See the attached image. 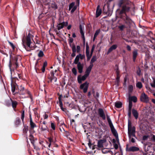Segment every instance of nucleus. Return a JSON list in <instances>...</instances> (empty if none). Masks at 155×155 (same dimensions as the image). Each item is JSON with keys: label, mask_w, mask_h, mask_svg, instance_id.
Here are the masks:
<instances>
[{"label": "nucleus", "mask_w": 155, "mask_h": 155, "mask_svg": "<svg viewBox=\"0 0 155 155\" xmlns=\"http://www.w3.org/2000/svg\"><path fill=\"white\" fill-rule=\"evenodd\" d=\"M31 35L29 34L26 37L22 39L23 45L24 48L28 51H30L35 48V44L31 42Z\"/></svg>", "instance_id": "nucleus-1"}, {"label": "nucleus", "mask_w": 155, "mask_h": 155, "mask_svg": "<svg viewBox=\"0 0 155 155\" xmlns=\"http://www.w3.org/2000/svg\"><path fill=\"white\" fill-rule=\"evenodd\" d=\"M130 5V6H129L127 5H123L121 6L122 8L120 12V15L123 13L125 14H126V12H129L131 9L134 10V4L131 3V4Z\"/></svg>", "instance_id": "nucleus-2"}, {"label": "nucleus", "mask_w": 155, "mask_h": 155, "mask_svg": "<svg viewBox=\"0 0 155 155\" xmlns=\"http://www.w3.org/2000/svg\"><path fill=\"white\" fill-rule=\"evenodd\" d=\"M106 117L109 124L110 127L111 131L114 136L116 137H118V134L116 130L115 129L111 121L110 118V117L107 114H106Z\"/></svg>", "instance_id": "nucleus-3"}, {"label": "nucleus", "mask_w": 155, "mask_h": 155, "mask_svg": "<svg viewBox=\"0 0 155 155\" xmlns=\"http://www.w3.org/2000/svg\"><path fill=\"white\" fill-rule=\"evenodd\" d=\"M125 17L123 18V20L124 21L125 24L128 28H130L134 22L130 18L127 16L126 14H125Z\"/></svg>", "instance_id": "nucleus-4"}, {"label": "nucleus", "mask_w": 155, "mask_h": 155, "mask_svg": "<svg viewBox=\"0 0 155 155\" xmlns=\"http://www.w3.org/2000/svg\"><path fill=\"white\" fill-rule=\"evenodd\" d=\"M88 86L89 83L86 81L81 85L80 88L81 89L83 90V92L84 93H85L87 92Z\"/></svg>", "instance_id": "nucleus-5"}, {"label": "nucleus", "mask_w": 155, "mask_h": 155, "mask_svg": "<svg viewBox=\"0 0 155 155\" xmlns=\"http://www.w3.org/2000/svg\"><path fill=\"white\" fill-rule=\"evenodd\" d=\"M140 100L141 101L146 103H148L149 100L147 95L144 93L141 94L140 96Z\"/></svg>", "instance_id": "nucleus-6"}, {"label": "nucleus", "mask_w": 155, "mask_h": 155, "mask_svg": "<svg viewBox=\"0 0 155 155\" xmlns=\"http://www.w3.org/2000/svg\"><path fill=\"white\" fill-rule=\"evenodd\" d=\"M86 54L87 57V61H89L92 54H91V53H90L89 46L87 43H86Z\"/></svg>", "instance_id": "nucleus-7"}, {"label": "nucleus", "mask_w": 155, "mask_h": 155, "mask_svg": "<svg viewBox=\"0 0 155 155\" xmlns=\"http://www.w3.org/2000/svg\"><path fill=\"white\" fill-rule=\"evenodd\" d=\"M128 134L129 136L132 134L135 133V128L134 127H132L131 124L128 123Z\"/></svg>", "instance_id": "nucleus-8"}, {"label": "nucleus", "mask_w": 155, "mask_h": 155, "mask_svg": "<svg viewBox=\"0 0 155 155\" xmlns=\"http://www.w3.org/2000/svg\"><path fill=\"white\" fill-rule=\"evenodd\" d=\"M131 3H132L129 0H120L119 2V5L120 6H121L123 5L131 4Z\"/></svg>", "instance_id": "nucleus-9"}, {"label": "nucleus", "mask_w": 155, "mask_h": 155, "mask_svg": "<svg viewBox=\"0 0 155 155\" xmlns=\"http://www.w3.org/2000/svg\"><path fill=\"white\" fill-rule=\"evenodd\" d=\"M98 113L100 116L101 117L103 120L106 119V116L103 109L102 108H99L98 110Z\"/></svg>", "instance_id": "nucleus-10"}, {"label": "nucleus", "mask_w": 155, "mask_h": 155, "mask_svg": "<svg viewBox=\"0 0 155 155\" xmlns=\"http://www.w3.org/2000/svg\"><path fill=\"white\" fill-rule=\"evenodd\" d=\"M88 76V75L85 74L82 77L81 75L78 76V83L79 84L81 83L82 81H84Z\"/></svg>", "instance_id": "nucleus-11"}, {"label": "nucleus", "mask_w": 155, "mask_h": 155, "mask_svg": "<svg viewBox=\"0 0 155 155\" xmlns=\"http://www.w3.org/2000/svg\"><path fill=\"white\" fill-rule=\"evenodd\" d=\"M70 47L71 48L72 51V53L71 54V60L73 59V58L76 55L75 52L76 50V47L74 44L70 45Z\"/></svg>", "instance_id": "nucleus-12"}, {"label": "nucleus", "mask_w": 155, "mask_h": 155, "mask_svg": "<svg viewBox=\"0 0 155 155\" xmlns=\"http://www.w3.org/2000/svg\"><path fill=\"white\" fill-rule=\"evenodd\" d=\"M68 25V22H63L62 23H59L57 25V27L58 30H59L63 28L64 26H66Z\"/></svg>", "instance_id": "nucleus-13"}, {"label": "nucleus", "mask_w": 155, "mask_h": 155, "mask_svg": "<svg viewBox=\"0 0 155 155\" xmlns=\"http://www.w3.org/2000/svg\"><path fill=\"white\" fill-rule=\"evenodd\" d=\"M54 71H51L50 73V75H49L48 78L50 80V82H51L53 80L54 82H56L57 80V78L54 76Z\"/></svg>", "instance_id": "nucleus-14"}, {"label": "nucleus", "mask_w": 155, "mask_h": 155, "mask_svg": "<svg viewBox=\"0 0 155 155\" xmlns=\"http://www.w3.org/2000/svg\"><path fill=\"white\" fill-rule=\"evenodd\" d=\"M77 64V68L78 71V72L80 73H81L83 72L84 64H81V62H79L78 64Z\"/></svg>", "instance_id": "nucleus-15"}, {"label": "nucleus", "mask_w": 155, "mask_h": 155, "mask_svg": "<svg viewBox=\"0 0 155 155\" xmlns=\"http://www.w3.org/2000/svg\"><path fill=\"white\" fill-rule=\"evenodd\" d=\"M21 89H20V95L21 94L22 95H24L26 94L29 95L30 94V92L28 91L25 90L24 87L21 86Z\"/></svg>", "instance_id": "nucleus-16"}, {"label": "nucleus", "mask_w": 155, "mask_h": 155, "mask_svg": "<svg viewBox=\"0 0 155 155\" xmlns=\"http://www.w3.org/2000/svg\"><path fill=\"white\" fill-rule=\"evenodd\" d=\"M41 125V128L43 131L47 130V127L46 124V122L44 121L42 122H40V125Z\"/></svg>", "instance_id": "nucleus-17"}, {"label": "nucleus", "mask_w": 155, "mask_h": 155, "mask_svg": "<svg viewBox=\"0 0 155 155\" xmlns=\"http://www.w3.org/2000/svg\"><path fill=\"white\" fill-rule=\"evenodd\" d=\"M101 10L100 8V6H97L96 11V17H98L99 16H100L101 13Z\"/></svg>", "instance_id": "nucleus-18"}, {"label": "nucleus", "mask_w": 155, "mask_h": 155, "mask_svg": "<svg viewBox=\"0 0 155 155\" xmlns=\"http://www.w3.org/2000/svg\"><path fill=\"white\" fill-rule=\"evenodd\" d=\"M93 66L90 65L86 69L85 74L89 76Z\"/></svg>", "instance_id": "nucleus-19"}, {"label": "nucleus", "mask_w": 155, "mask_h": 155, "mask_svg": "<svg viewBox=\"0 0 155 155\" xmlns=\"http://www.w3.org/2000/svg\"><path fill=\"white\" fill-rule=\"evenodd\" d=\"M80 30V33L82 36V38L83 39L84 43H85V38L84 36V33L82 30V28L81 25H80L79 26Z\"/></svg>", "instance_id": "nucleus-20"}, {"label": "nucleus", "mask_w": 155, "mask_h": 155, "mask_svg": "<svg viewBox=\"0 0 155 155\" xmlns=\"http://www.w3.org/2000/svg\"><path fill=\"white\" fill-rule=\"evenodd\" d=\"M132 114L135 118L136 119H137L138 117V113L137 111L136 110L133 109H132Z\"/></svg>", "instance_id": "nucleus-21"}, {"label": "nucleus", "mask_w": 155, "mask_h": 155, "mask_svg": "<svg viewBox=\"0 0 155 155\" xmlns=\"http://www.w3.org/2000/svg\"><path fill=\"white\" fill-rule=\"evenodd\" d=\"M30 129L31 130H33L35 128L37 127L35 123L32 120L30 121Z\"/></svg>", "instance_id": "nucleus-22"}, {"label": "nucleus", "mask_w": 155, "mask_h": 155, "mask_svg": "<svg viewBox=\"0 0 155 155\" xmlns=\"http://www.w3.org/2000/svg\"><path fill=\"white\" fill-rule=\"evenodd\" d=\"M139 150V148L136 147H132L129 148L128 151H138Z\"/></svg>", "instance_id": "nucleus-23"}, {"label": "nucleus", "mask_w": 155, "mask_h": 155, "mask_svg": "<svg viewBox=\"0 0 155 155\" xmlns=\"http://www.w3.org/2000/svg\"><path fill=\"white\" fill-rule=\"evenodd\" d=\"M117 47V45H112L109 49L107 53L109 54L113 50L115 49Z\"/></svg>", "instance_id": "nucleus-24"}, {"label": "nucleus", "mask_w": 155, "mask_h": 155, "mask_svg": "<svg viewBox=\"0 0 155 155\" xmlns=\"http://www.w3.org/2000/svg\"><path fill=\"white\" fill-rule=\"evenodd\" d=\"M133 61H135L138 55L137 50H134L133 52Z\"/></svg>", "instance_id": "nucleus-25"}, {"label": "nucleus", "mask_w": 155, "mask_h": 155, "mask_svg": "<svg viewBox=\"0 0 155 155\" xmlns=\"http://www.w3.org/2000/svg\"><path fill=\"white\" fill-rule=\"evenodd\" d=\"M97 57L96 55L93 56L90 62V65L93 66V63L97 60Z\"/></svg>", "instance_id": "nucleus-26"}, {"label": "nucleus", "mask_w": 155, "mask_h": 155, "mask_svg": "<svg viewBox=\"0 0 155 155\" xmlns=\"http://www.w3.org/2000/svg\"><path fill=\"white\" fill-rule=\"evenodd\" d=\"M28 139L30 140L31 143L34 145V143H35V140L34 139V137L31 134H30L28 137Z\"/></svg>", "instance_id": "nucleus-27"}, {"label": "nucleus", "mask_w": 155, "mask_h": 155, "mask_svg": "<svg viewBox=\"0 0 155 155\" xmlns=\"http://www.w3.org/2000/svg\"><path fill=\"white\" fill-rule=\"evenodd\" d=\"M122 103L120 102H117L115 103V106L117 108H120L122 106Z\"/></svg>", "instance_id": "nucleus-28"}, {"label": "nucleus", "mask_w": 155, "mask_h": 155, "mask_svg": "<svg viewBox=\"0 0 155 155\" xmlns=\"http://www.w3.org/2000/svg\"><path fill=\"white\" fill-rule=\"evenodd\" d=\"M10 99L12 101V107L14 108V110H15V108L16 107L18 104L17 102L15 101H12L11 98H10Z\"/></svg>", "instance_id": "nucleus-29"}, {"label": "nucleus", "mask_w": 155, "mask_h": 155, "mask_svg": "<svg viewBox=\"0 0 155 155\" xmlns=\"http://www.w3.org/2000/svg\"><path fill=\"white\" fill-rule=\"evenodd\" d=\"M118 28L120 30L122 31L124 28H128L125 25H121L118 26Z\"/></svg>", "instance_id": "nucleus-30"}, {"label": "nucleus", "mask_w": 155, "mask_h": 155, "mask_svg": "<svg viewBox=\"0 0 155 155\" xmlns=\"http://www.w3.org/2000/svg\"><path fill=\"white\" fill-rule=\"evenodd\" d=\"M80 59L78 54L77 55L74 59V63L75 64H78V63L80 62H79Z\"/></svg>", "instance_id": "nucleus-31"}, {"label": "nucleus", "mask_w": 155, "mask_h": 155, "mask_svg": "<svg viewBox=\"0 0 155 155\" xmlns=\"http://www.w3.org/2000/svg\"><path fill=\"white\" fill-rule=\"evenodd\" d=\"M97 146L99 147L102 148L103 147V141L102 140H100L98 141Z\"/></svg>", "instance_id": "nucleus-32"}, {"label": "nucleus", "mask_w": 155, "mask_h": 155, "mask_svg": "<svg viewBox=\"0 0 155 155\" xmlns=\"http://www.w3.org/2000/svg\"><path fill=\"white\" fill-rule=\"evenodd\" d=\"M116 69L115 71L117 74V76H120V71L119 70L118 67L117 65H116Z\"/></svg>", "instance_id": "nucleus-33"}, {"label": "nucleus", "mask_w": 155, "mask_h": 155, "mask_svg": "<svg viewBox=\"0 0 155 155\" xmlns=\"http://www.w3.org/2000/svg\"><path fill=\"white\" fill-rule=\"evenodd\" d=\"M137 87L139 89H141L142 87V85L141 82H138L136 84Z\"/></svg>", "instance_id": "nucleus-34"}, {"label": "nucleus", "mask_w": 155, "mask_h": 155, "mask_svg": "<svg viewBox=\"0 0 155 155\" xmlns=\"http://www.w3.org/2000/svg\"><path fill=\"white\" fill-rule=\"evenodd\" d=\"M150 85L152 87L155 88V78H153V81L150 83Z\"/></svg>", "instance_id": "nucleus-35"}, {"label": "nucleus", "mask_w": 155, "mask_h": 155, "mask_svg": "<svg viewBox=\"0 0 155 155\" xmlns=\"http://www.w3.org/2000/svg\"><path fill=\"white\" fill-rule=\"evenodd\" d=\"M51 6L52 8L54 9H56L58 8L57 5L54 2H53L51 3Z\"/></svg>", "instance_id": "nucleus-36"}, {"label": "nucleus", "mask_w": 155, "mask_h": 155, "mask_svg": "<svg viewBox=\"0 0 155 155\" xmlns=\"http://www.w3.org/2000/svg\"><path fill=\"white\" fill-rule=\"evenodd\" d=\"M79 58L81 60H85V57L84 54L82 55L81 54H78Z\"/></svg>", "instance_id": "nucleus-37"}, {"label": "nucleus", "mask_w": 155, "mask_h": 155, "mask_svg": "<svg viewBox=\"0 0 155 155\" xmlns=\"http://www.w3.org/2000/svg\"><path fill=\"white\" fill-rule=\"evenodd\" d=\"M25 117V111L24 110H23L22 111V112L21 114V118L22 120V122L23 123H24V118Z\"/></svg>", "instance_id": "nucleus-38"}, {"label": "nucleus", "mask_w": 155, "mask_h": 155, "mask_svg": "<svg viewBox=\"0 0 155 155\" xmlns=\"http://www.w3.org/2000/svg\"><path fill=\"white\" fill-rule=\"evenodd\" d=\"M44 55V54L43 51L41 50L39 51V53L38 54V56L39 57H42Z\"/></svg>", "instance_id": "nucleus-39"}, {"label": "nucleus", "mask_w": 155, "mask_h": 155, "mask_svg": "<svg viewBox=\"0 0 155 155\" xmlns=\"http://www.w3.org/2000/svg\"><path fill=\"white\" fill-rule=\"evenodd\" d=\"M72 71L73 74L76 75L77 74V71L76 69L75 68H73L72 70Z\"/></svg>", "instance_id": "nucleus-40"}, {"label": "nucleus", "mask_w": 155, "mask_h": 155, "mask_svg": "<svg viewBox=\"0 0 155 155\" xmlns=\"http://www.w3.org/2000/svg\"><path fill=\"white\" fill-rule=\"evenodd\" d=\"M74 4L75 3L74 2H72L70 4L69 6V10H70L74 6Z\"/></svg>", "instance_id": "nucleus-41"}, {"label": "nucleus", "mask_w": 155, "mask_h": 155, "mask_svg": "<svg viewBox=\"0 0 155 155\" xmlns=\"http://www.w3.org/2000/svg\"><path fill=\"white\" fill-rule=\"evenodd\" d=\"M132 106V103L131 101H129L128 106V110H131Z\"/></svg>", "instance_id": "nucleus-42"}, {"label": "nucleus", "mask_w": 155, "mask_h": 155, "mask_svg": "<svg viewBox=\"0 0 155 155\" xmlns=\"http://www.w3.org/2000/svg\"><path fill=\"white\" fill-rule=\"evenodd\" d=\"M131 99L134 102H136L137 101V98L135 96L132 97L131 98Z\"/></svg>", "instance_id": "nucleus-43"}, {"label": "nucleus", "mask_w": 155, "mask_h": 155, "mask_svg": "<svg viewBox=\"0 0 155 155\" xmlns=\"http://www.w3.org/2000/svg\"><path fill=\"white\" fill-rule=\"evenodd\" d=\"M133 89V86L132 85H130L129 86L128 90L129 92H131Z\"/></svg>", "instance_id": "nucleus-44"}, {"label": "nucleus", "mask_w": 155, "mask_h": 155, "mask_svg": "<svg viewBox=\"0 0 155 155\" xmlns=\"http://www.w3.org/2000/svg\"><path fill=\"white\" fill-rule=\"evenodd\" d=\"M28 130L27 127L25 126L23 129V131L24 133H26Z\"/></svg>", "instance_id": "nucleus-45"}, {"label": "nucleus", "mask_w": 155, "mask_h": 155, "mask_svg": "<svg viewBox=\"0 0 155 155\" xmlns=\"http://www.w3.org/2000/svg\"><path fill=\"white\" fill-rule=\"evenodd\" d=\"M120 76H117L116 82L117 84H118L120 81Z\"/></svg>", "instance_id": "nucleus-46"}, {"label": "nucleus", "mask_w": 155, "mask_h": 155, "mask_svg": "<svg viewBox=\"0 0 155 155\" xmlns=\"http://www.w3.org/2000/svg\"><path fill=\"white\" fill-rule=\"evenodd\" d=\"M77 8L76 6H74L73 8H72V9H71V13H73L76 10Z\"/></svg>", "instance_id": "nucleus-47"}, {"label": "nucleus", "mask_w": 155, "mask_h": 155, "mask_svg": "<svg viewBox=\"0 0 155 155\" xmlns=\"http://www.w3.org/2000/svg\"><path fill=\"white\" fill-rule=\"evenodd\" d=\"M51 127L53 130H54L55 129V125L53 123H51Z\"/></svg>", "instance_id": "nucleus-48"}, {"label": "nucleus", "mask_w": 155, "mask_h": 155, "mask_svg": "<svg viewBox=\"0 0 155 155\" xmlns=\"http://www.w3.org/2000/svg\"><path fill=\"white\" fill-rule=\"evenodd\" d=\"M8 42L10 46L12 47V49H14L15 48V46L13 44L9 41H8Z\"/></svg>", "instance_id": "nucleus-49"}, {"label": "nucleus", "mask_w": 155, "mask_h": 155, "mask_svg": "<svg viewBox=\"0 0 155 155\" xmlns=\"http://www.w3.org/2000/svg\"><path fill=\"white\" fill-rule=\"evenodd\" d=\"M76 50L78 53L79 52L80 50V47L78 45L77 46V49Z\"/></svg>", "instance_id": "nucleus-50"}, {"label": "nucleus", "mask_w": 155, "mask_h": 155, "mask_svg": "<svg viewBox=\"0 0 155 155\" xmlns=\"http://www.w3.org/2000/svg\"><path fill=\"white\" fill-rule=\"evenodd\" d=\"M148 137V136L144 135L143 136V140H147Z\"/></svg>", "instance_id": "nucleus-51"}, {"label": "nucleus", "mask_w": 155, "mask_h": 155, "mask_svg": "<svg viewBox=\"0 0 155 155\" xmlns=\"http://www.w3.org/2000/svg\"><path fill=\"white\" fill-rule=\"evenodd\" d=\"M15 124L17 126H18L19 124V120L18 119L16 120Z\"/></svg>", "instance_id": "nucleus-52"}, {"label": "nucleus", "mask_w": 155, "mask_h": 155, "mask_svg": "<svg viewBox=\"0 0 155 155\" xmlns=\"http://www.w3.org/2000/svg\"><path fill=\"white\" fill-rule=\"evenodd\" d=\"M94 45H93L92 48H91V54H93V52L94 51Z\"/></svg>", "instance_id": "nucleus-53"}, {"label": "nucleus", "mask_w": 155, "mask_h": 155, "mask_svg": "<svg viewBox=\"0 0 155 155\" xmlns=\"http://www.w3.org/2000/svg\"><path fill=\"white\" fill-rule=\"evenodd\" d=\"M131 110H128V115L129 117L131 116Z\"/></svg>", "instance_id": "nucleus-54"}, {"label": "nucleus", "mask_w": 155, "mask_h": 155, "mask_svg": "<svg viewBox=\"0 0 155 155\" xmlns=\"http://www.w3.org/2000/svg\"><path fill=\"white\" fill-rule=\"evenodd\" d=\"M33 146L34 147V148L35 149H36L37 150H40L39 148L35 146L34 144V145H33Z\"/></svg>", "instance_id": "nucleus-55"}, {"label": "nucleus", "mask_w": 155, "mask_h": 155, "mask_svg": "<svg viewBox=\"0 0 155 155\" xmlns=\"http://www.w3.org/2000/svg\"><path fill=\"white\" fill-rule=\"evenodd\" d=\"M114 147L115 149H117L118 148V145L117 144L115 143L114 145Z\"/></svg>", "instance_id": "nucleus-56"}, {"label": "nucleus", "mask_w": 155, "mask_h": 155, "mask_svg": "<svg viewBox=\"0 0 155 155\" xmlns=\"http://www.w3.org/2000/svg\"><path fill=\"white\" fill-rule=\"evenodd\" d=\"M73 39L72 38H71L69 39V42L70 43H71L73 42ZM72 44H71L72 45ZM71 45V44H70V45Z\"/></svg>", "instance_id": "nucleus-57"}, {"label": "nucleus", "mask_w": 155, "mask_h": 155, "mask_svg": "<svg viewBox=\"0 0 155 155\" xmlns=\"http://www.w3.org/2000/svg\"><path fill=\"white\" fill-rule=\"evenodd\" d=\"M152 139L153 140V141L155 142V135H153Z\"/></svg>", "instance_id": "nucleus-58"}, {"label": "nucleus", "mask_w": 155, "mask_h": 155, "mask_svg": "<svg viewBox=\"0 0 155 155\" xmlns=\"http://www.w3.org/2000/svg\"><path fill=\"white\" fill-rule=\"evenodd\" d=\"M99 31L98 30H97L96 31L94 34V35L97 36V35L99 34Z\"/></svg>", "instance_id": "nucleus-59"}, {"label": "nucleus", "mask_w": 155, "mask_h": 155, "mask_svg": "<svg viewBox=\"0 0 155 155\" xmlns=\"http://www.w3.org/2000/svg\"><path fill=\"white\" fill-rule=\"evenodd\" d=\"M48 117V115L47 114H45V115H44V119H47Z\"/></svg>", "instance_id": "nucleus-60"}, {"label": "nucleus", "mask_w": 155, "mask_h": 155, "mask_svg": "<svg viewBox=\"0 0 155 155\" xmlns=\"http://www.w3.org/2000/svg\"><path fill=\"white\" fill-rule=\"evenodd\" d=\"M47 62L46 61L44 63L43 65V67L45 68V67L47 66Z\"/></svg>", "instance_id": "nucleus-61"}, {"label": "nucleus", "mask_w": 155, "mask_h": 155, "mask_svg": "<svg viewBox=\"0 0 155 155\" xmlns=\"http://www.w3.org/2000/svg\"><path fill=\"white\" fill-rule=\"evenodd\" d=\"M127 50L129 51H130L131 50V48H130V46L129 45H127Z\"/></svg>", "instance_id": "nucleus-62"}, {"label": "nucleus", "mask_w": 155, "mask_h": 155, "mask_svg": "<svg viewBox=\"0 0 155 155\" xmlns=\"http://www.w3.org/2000/svg\"><path fill=\"white\" fill-rule=\"evenodd\" d=\"M131 142L132 143H134L135 142V139L133 138H132L131 139Z\"/></svg>", "instance_id": "nucleus-63"}, {"label": "nucleus", "mask_w": 155, "mask_h": 155, "mask_svg": "<svg viewBox=\"0 0 155 155\" xmlns=\"http://www.w3.org/2000/svg\"><path fill=\"white\" fill-rule=\"evenodd\" d=\"M48 140L50 142V143H51V142L53 141V140L51 138H48Z\"/></svg>", "instance_id": "nucleus-64"}]
</instances>
